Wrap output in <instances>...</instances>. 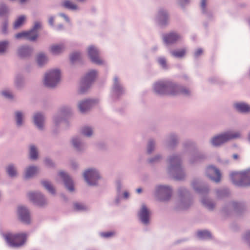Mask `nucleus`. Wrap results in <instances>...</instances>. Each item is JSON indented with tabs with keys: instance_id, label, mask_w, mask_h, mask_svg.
I'll use <instances>...</instances> for the list:
<instances>
[{
	"instance_id": "obj_1",
	"label": "nucleus",
	"mask_w": 250,
	"mask_h": 250,
	"mask_svg": "<svg viewBox=\"0 0 250 250\" xmlns=\"http://www.w3.org/2000/svg\"><path fill=\"white\" fill-rule=\"evenodd\" d=\"M154 90L159 94L175 96L179 94L187 95L189 91L169 82H159L154 85Z\"/></svg>"
},
{
	"instance_id": "obj_2",
	"label": "nucleus",
	"mask_w": 250,
	"mask_h": 250,
	"mask_svg": "<svg viewBox=\"0 0 250 250\" xmlns=\"http://www.w3.org/2000/svg\"><path fill=\"white\" fill-rule=\"evenodd\" d=\"M231 178L233 183L237 186H250V169L244 171L232 173L231 175Z\"/></svg>"
},
{
	"instance_id": "obj_3",
	"label": "nucleus",
	"mask_w": 250,
	"mask_h": 250,
	"mask_svg": "<svg viewBox=\"0 0 250 250\" xmlns=\"http://www.w3.org/2000/svg\"><path fill=\"white\" fill-rule=\"evenodd\" d=\"M27 236L24 233L13 234L7 233L4 238L7 243L12 247H18L23 245L26 241Z\"/></svg>"
},
{
	"instance_id": "obj_4",
	"label": "nucleus",
	"mask_w": 250,
	"mask_h": 250,
	"mask_svg": "<svg viewBox=\"0 0 250 250\" xmlns=\"http://www.w3.org/2000/svg\"><path fill=\"white\" fill-rule=\"evenodd\" d=\"M240 136L239 132H227L226 133L215 136L211 140V143L213 146H219L229 140L232 139L238 138Z\"/></svg>"
},
{
	"instance_id": "obj_5",
	"label": "nucleus",
	"mask_w": 250,
	"mask_h": 250,
	"mask_svg": "<svg viewBox=\"0 0 250 250\" xmlns=\"http://www.w3.org/2000/svg\"><path fill=\"white\" fill-rule=\"evenodd\" d=\"M60 72L59 70L50 71L45 75L44 83L48 87L55 86L60 79Z\"/></svg>"
},
{
	"instance_id": "obj_6",
	"label": "nucleus",
	"mask_w": 250,
	"mask_h": 250,
	"mask_svg": "<svg viewBox=\"0 0 250 250\" xmlns=\"http://www.w3.org/2000/svg\"><path fill=\"white\" fill-rule=\"evenodd\" d=\"M85 180L89 185H94L100 178L98 172L95 169H89L86 170L83 174Z\"/></svg>"
},
{
	"instance_id": "obj_7",
	"label": "nucleus",
	"mask_w": 250,
	"mask_h": 250,
	"mask_svg": "<svg viewBox=\"0 0 250 250\" xmlns=\"http://www.w3.org/2000/svg\"><path fill=\"white\" fill-rule=\"evenodd\" d=\"M97 75V72L95 71L92 70L88 73L85 77L83 79L81 84V88L80 92L83 93L85 92V90L83 89V87L86 86L87 89L91 82L95 79Z\"/></svg>"
},
{
	"instance_id": "obj_8",
	"label": "nucleus",
	"mask_w": 250,
	"mask_h": 250,
	"mask_svg": "<svg viewBox=\"0 0 250 250\" xmlns=\"http://www.w3.org/2000/svg\"><path fill=\"white\" fill-rule=\"evenodd\" d=\"M88 54L92 62L101 64L103 63V61L100 58L98 50L93 46H90L88 48Z\"/></svg>"
},
{
	"instance_id": "obj_9",
	"label": "nucleus",
	"mask_w": 250,
	"mask_h": 250,
	"mask_svg": "<svg viewBox=\"0 0 250 250\" xmlns=\"http://www.w3.org/2000/svg\"><path fill=\"white\" fill-rule=\"evenodd\" d=\"M207 174L209 177L215 182L220 181L221 174L219 171L214 167H208L207 168Z\"/></svg>"
},
{
	"instance_id": "obj_10",
	"label": "nucleus",
	"mask_w": 250,
	"mask_h": 250,
	"mask_svg": "<svg viewBox=\"0 0 250 250\" xmlns=\"http://www.w3.org/2000/svg\"><path fill=\"white\" fill-rule=\"evenodd\" d=\"M181 38V37L176 33L171 32L166 34L163 37V40L166 44H170L175 43Z\"/></svg>"
},
{
	"instance_id": "obj_11",
	"label": "nucleus",
	"mask_w": 250,
	"mask_h": 250,
	"mask_svg": "<svg viewBox=\"0 0 250 250\" xmlns=\"http://www.w3.org/2000/svg\"><path fill=\"white\" fill-rule=\"evenodd\" d=\"M29 199L37 205L42 206L44 204V199L40 193L30 192L28 193Z\"/></svg>"
},
{
	"instance_id": "obj_12",
	"label": "nucleus",
	"mask_w": 250,
	"mask_h": 250,
	"mask_svg": "<svg viewBox=\"0 0 250 250\" xmlns=\"http://www.w3.org/2000/svg\"><path fill=\"white\" fill-rule=\"evenodd\" d=\"M18 214L21 220L25 223H29L30 220V215L28 210L23 207H19Z\"/></svg>"
},
{
	"instance_id": "obj_13",
	"label": "nucleus",
	"mask_w": 250,
	"mask_h": 250,
	"mask_svg": "<svg viewBox=\"0 0 250 250\" xmlns=\"http://www.w3.org/2000/svg\"><path fill=\"white\" fill-rule=\"evenodd\" d=\"M60 176L63 179L66 187L70 191L74 190L73 183L70 177L64 172L61 171L59 173Z\"/></svg>"
},
{
	"instance_id": "obj_14",
	"label": "nucleus",
	"mask_w": 250,
	"mask_h": 250,
	"mask_svg": "<svg viewBox=\"0 0 250 250\" xmlns=\"http://www.w3.org/2000/svg\"><path fill=\"white\" fill-rule=\"evenodd\" d=\"M17 39L25 38L27 40L34 41L36 40V34L33 31L22 32L15 35Z\"/></svg>"
},
{
	"instance_id": "obj_15",
	"label": "nucleus",
	"mask_w": 250,
	"mask_h": 250,
	"mask_svg": "<svg viewBox=\"0 0 250 250\" xmlns=\"http://www.w3.org/2000/svg\"><path fill=\"white\" fill-rule=\"evenodd\" d=\"M94 101L88 100L81 102L79 104V108L82 113H84L89 110L94 104Z\"/></svg>"
},
{
	"instance_id": "obj_16",
	"label": "nucleus",
	"mask_w": 250,
	"mask_h": 250,
	"mask_svg": "<svg viewBox=\"0 0 250 250\" xmlns=\"http://www.w3.org/2000/svg\"><path fill=\"white\" fill-rule=\"evenodd\" d=\"M139 217L143 223L147 224L148 222L149 211L145 205L142 207Z\"/></svg>"
},
{
	"instance_id": "obj_17",
	"label": "nucleus",
	"mask_w": 250,
	"mask_h": 250,
	"mask_svg": "<svg viewBox=\"0 0 250 250\" xmlns=\"http://www.w3.org/2000/svg\"><path fill=\"white\" fill-rule=\"evenodd\" d=\"M235 107L241 112L247 113L250 112V106L245 103H237L235 104Z\"/></svg>"
},
{
	"instance_id": "obj_18",
	"label": "nucleus",
	"mask_w": 250,
	"mask_h": 250,
	"mask_svg": "<svg viewBox=\"0 0 250 250\" xmlns=\"http://www.w3.org/2000/svg\"><path fill=\"white\" fill-rule=\"evenodd\" d=\"M32 52L28 46H22L19 50V55L21 57H26L30 55Z\"/></svg>"
},
{
	"instance_id": "obj_19",
	"label": "nucleus",
	"mask_w": 250,
	"mask_h": 250,
	"mask_svg": "<svg viewBox=\"0 0 250 250\" xmlns=\"http://www.w3.org/2000/svg\"><path fill=\"white\" fill-rule=\"evenodd\" d=\"M35 124L40 129L43 127L44 118L43 116L40 114H36L34 117Z\"/></svg>"
},
{
	"instance_id": "obj_20",
	"label": "nucleus",
	"mask_w": 250,
	"mask_h": 250,
	"mask_svg": "<svg viewBox=\"0 0 250 250\" xmlns=\"http://www.w3.org/2000/svg\"><path fill=\"white\" fill-rule=\"evenodd\" d=\"M158 190L159 192L167 195V197L165 200L169 199L171 196V190L168 187L160 186L158 187Z\"/></svg>"
},
{
	"instance_id": "obj_21",
	"label": "nucleus",
	"mask_w": 250,
	"mask_h": 250,
	"mask_svg": "<svg viewBox=\"0 0 250 250\" xmlns=\"http://www.w3.org/2000/svg\"><path fill=\"white\" fill-rule=\"evenodd\" d=\"M62 5L67 9L72 10L77 9V5L69 0H64L62 3Z\"/></svg>"
},
{
	"instance_id": "obj_22",
	"label": "nucleus",
	"mask_w": 250,
	"mask_h": 250,
	"mask_svg": "<svg viewBox=\"0 0 250 250\" xmlns=\"http://www.w3.org/2000/svg\"><path fill=\"white\" fill-rule=\"evenodd\" d=\"M38 171V169L36 167H30L27 168L25 177L26 178H29L33 176L34 174H35Z\"/></svg>"
},
{
	"instance_id": "obj_23",
	"label": "nucleus",
	"mask_w": 250,
	"mask_h": 250,
	"mask_svg": "<svg viewBox=\"0 0 250 250\" xmlns=\"http://www.w3.org/2000/svg\"><path fill=\"white\" fill-rule=\"evenodd\" d=\"M64 46L62 45H52L50 48L51 52L53 54H58L63 51Z\"/></svg>"
},
{
	"instance_id": "obj_24",
	"label": "nucleus",
	"mask_w": 250,
	"mask_h": 250,
	"mask_svg": "<svg viewBox=\"0 0 250 250\" xmlns=\"http://www.w3.org/2000/svg\"><path fill=\"white\" fill-rule=\"evenodd\" d=\"M37 62L40 66H42L47 62L48 59L44 54L41 53L37 56Z\"/></svg>"
},
{
	"instance_id": "obj_25",
	"label": "nucleus",
	"mask_w": 250,
	"mask_h": 250,
	"mask_svg": "<svg viewBox=\"0 0 250 250\" xmlns=\"http://www.w3.org/2000/svg\"><path fill=\"white\" fill-rule=\"evenodd\" d=\"M25 20V17L24 16H20L17 20L15 21L14 24V27L15 29H17L19 28L22 25L24 21Z\"/></svg>"
},
{
	"instance_id": "obj_26",
	"label": "nucleus",
	"mask_w": 250,
	"mask_h": 250,
	"mask_svg": "<svg viewBox=\"0 0 250 250\" xmlns=\"http://www.w3.org/2000/svg\"><path fill=\"white\" fill-rule=\"evenodd\" d=\"M198 237L201 239H208L211 238L210 233L207 230L199 231L197 233Z\"/></svg>"
},
{
	"instance_id": "obj_27",
	"label": "nucleus",
	"mask_w": 250,
	"mask_h": 250,
	"mask_svg": "<svg viewBox=\"0 0 250 250\" xmlns=\"http://www.w3.org/2000/svg\"><path fill=\"white\" fill-rule=\"evenodd\" d=\"M42 184L49 192L52 194H54L55 193V189L49 182L43 181L42 182Z\"/></svg>"
},
{
	"instance_id": "obj_28",
	"label": "nucleus",
	"mask_w": 250,
	"mask_h": 250,
	"mask_svg": "<svg viewBox=\"0 0 250 250\" xmlns=\"http://www.w3.org/2000/svg\"><path fill=\"white\" fill-rule=\"evenodd\" d=\"M186 54V49H181L178 50L173 51L171 52V54L177 58H181Z\"/></svg>"
},
{
	"instance_id": "obj_29",
	"label": "nucleus",
	"mask_w": 250,
	"mask_h": 250,
	"mask_svg": "<svg viewBox=\"0 0 250 250\" xmlns=\"http://www.w3.org/2000/svg\"><path fill=\"white\" fill-rule=\"evenodd\" d=\"M30 157L31 159L35 160L38 158V152L34 146H31L30 149Z\"/></svg>"
},
{
	"instance_id": "obj_30",
	"label": "nucleus",
	"mask_w": 250,
	"mask_h": 250,
	"mask_svg": "<svg viewBox=\"0 0 250 250\" xmlns=\"http://www.w3.org/2000/svg\"><path fill=\"white\" fill-rule=\"evenodd\" d=\"M159 15L161 23L162 24H165V20L167 19V13L164 11H161L159 12Z\"/></svg>"
},
{
	"instance_id": "obj_31",
	"label": "nucleus",
	"mask_w": 250,
	"mask_h": 250,
	"mask_svg": "<svg viewBox=\"0 0 250 250\" xmlns=\"http://www.w3.org/2000/svg\"><path fill=\"white\" fill-rule=\"evenodd\" d=\"M7 172L8 175L11 177L15 176L17 174V172L15 168L12 165H10L7 167Z\"/></svg>"
},
{
	"instance_id": "obj_32",
	"label": "nucleus",
	"mask_w": 250,
	"mask_h": 250,
	"mask_svg": "<svg viewBox=\"0 0 250 250\" xmlns=\"http://www.w3.org/2000/svg\"><path fill=\"white\" fill-rule=\"evenodd\" d=\"M74 208L76 211H80L86 209V207L83 204L75 203L74 204Z\"/></svg>"
},
{
	"instance_id": "obj_33",
	"label": "nucleus",
	"mask_w": 250,
	"mask_h": 250,
	"mask_svg": "<svg viewBox=\"0 0 250 250\" xmlns=\"http://www.w3.org/2000/svg\"><path fill=\"white\" fill-rule=\"evenodd\" d=\"M82 133L86 136H90L92 134V130L90 127H84L82 129Z\"/></svg>"
},
{
	"instance_id": "obj_34",
	"label": "nucleus",
	"mask_w": 250,
	"mask_h": 250,
	"mask_svg": "<svg viewBox=\"0 0 250 250\" xmlns=\"http://www.w3.org/2000/svg\"><path fill=\"white\" fill-rule=\"evenodd\" d=\"M17 124L18 125L22 124V114L20 112H17L16 113Z\"/></svg>"
},
{
	"instance_id": "obj_35",
	"label": "nucleus",
	"mask_w": 250,
	"mask_h": 250,
	"mask_svg": "<svg viewBox=\"0 0 250 250\" xmlns=\"http://www.w3.org/2000/svg\"><path fill=\"white\" fill-rule=\"evenodd\" d=\"M41 27V23L39 22H36L34 24V27L30 31H33L36 34V39L38 37L37 30Z\"/></svg>"
},
{
	"instance_id": "obj_36",
	"label": "nucleus",
	"mask_w": 250,
	"mask_h": 250,
	"mask_svg": "<svg viewBox=\"0 0 250 250\" xmlns=\"http://www.w3.org/2000/svg\"><path fill=\"white\" fill-rule=\"evenodd\" d=\"M80 54L77 52L73 53L70 57V60L72 62H74L80 58Z\"/></svg>"
},
{
	"instance_id": "obj_37",
	"label": "nucleus",
	"mask_w": 250,
	"mask_h": 250,
	"mask_svg": "<svg viewBox=\"0 0 250 250\" xmlns=\"http://www.w3.org/2000/svg\"><path fill=\"white\" fill-rule=\"evenodd\" d=\"M8 45V42H0V53L4 52Z\"/></svg>"
},
{
	"instance_id": "obj_38",
	"label": "nucleus",
	"mask_w": 250,
	"mask_h": 250,
	"mask_svg": "<svg viewBox=\"0 0 250 250\" xmlns=\"http://www.w3.org/2000/svg\"><path fill=\"white\" fill-rule=\"evenodd\" d=\"M8 11L7 8L3 5L0 6V16L5 14Z\"/></svg>"
},
{
	"instance_id": "obj_39",
	"label": "nucleus",
	"mask_w": 250,
	"mask_h": 250,
	"mask_svg": "<svg viewBox=\"0 0 250 250\" xmlns=\"http://www.w3.org/2000/svg\"><path fill=\"white\" fill-rule=\"evenodd\" d=\"M114 235V233L111 231L103 232L101 233V236L105 238H108L113 236Z\"/></svg>"
},
{
	"instance_id": "obj_40",
	"label": "nucleus",
	"mask_w": 250,
	"mask_h": 250,
	"mask_svg": "<svg viewBox=\"0 0 250 250\" xmlns=\"http://www.w3.org/2000/svg\"><path fill=\"white\" fill-rule=\"evenodd\" d=\"M179 159L177 157H171L169 159V162H170V164L173 166H174V164L175 162L176 163H179Z\"/></svg>"
},
{
	"instance_id": "obj_41",
	"label": "nucleus",
	"mask_w": 250,
	"mask_h": 250,
	"mask_svg": "<svg viewBox=\"0 0 250 250\" xmlns=\"http://www.w3.org/2000/svg\"><path fill=\"white\" fill-rule=\"evenodd\" d=\"M154 148V144L152 142L150 141L149 142L147 146V151L148 153H151Z\"/></svg>"
},
{
	"instance_id": "obj_42",
	"label": "nucleus",
	"mask_w": 250,
	"mask_h": 250,
	"mask_svg": "<svg viewBox=\"0 0 250 250\" xmlns=\"http://www.w3.org/2000/svg\"><path fill=\"white\" fill-rule=\"evenodd\" d=\"M2 94L5 97L7 98H12V95L11 93L8 91H3L2 92Z\"/></svg>"
},
{
	"instance_id": "obj_43",
	"label": "nucleus",
	"mask_w": 250,
	"mask_h": 250,
	"mask_svg": "<svg viewBox=\"0 0 250 250\" xmlns=\"http://www.w3.org/2000/svg\"><path fill=\"white\" fill-rule=\"evenodd\" d=\"M158 62H159V63L163 67H166L167 63H166V61L165 59H164V58H160L158 60Z\"/></svg>"
},
{
	"instance_id": "obj_44",
	"label": "nucleus",
	"mask_w": 250,
	"mask_h": 250,
	"mask_svg": "<svg viewBox=\"0 0 250 250\" xmlns=\"http://www.w3.org/2000/svg\"><path fill=\"white\" fill-rule=\"evenodd\" d=\"M114 88L117 90L120 88V85L118 83V80L117 77L114 78Z\"/></svg>"
},
{
	"instance_id": "obj_45",
	"label": "nucleus",
	"mask_w": 250,
	"mask_h": 250,
	"mask_svg": "<svg viewBox=\"0 0 250 250\" xmlns=\"http://www.w3.org/2000/svg\"><path fill=\"white\" fill-rule=\"evenodd\" d=\"M79 141L77 139H73L72 140V144L74 147L78 148L79 147Z\"/></svg>"
},
{
	"instance_id": "obj_46",
	"label": "nucleus",
	"mask_w": 250,
	"mask_h": 250,
	"mask_svg": "<svg viewBox=\"0 0 250 250\" xmlns=\"http://www.w3.org/2000/svg\"><path fill=\"white\" fill-rule=\"evenodd\" d=\"M203 53V50L202 49L199 48L195 52V56L196 57L199 56L201 54Z\"/></svg>"
},
{
	"instance_id": "obj_47",
	"label": "nucleus",
	"mask_w": 250,
	"mask_h": 250,
	"mask_svg": "<svg viewBox=\"0 0 250 250\" xmlns=\"http://www.w3.org/2000/svg\"><path fill=\"white\" fill-rule=\"evenodd\" d=\"M7 26V23L6 22L3 23L2 27V31L3 33H5L6 32Z\"/></svg>"
},
{
	"instance_id": "obj_48",
	"label": "nucleus",
	"mask_w": 250,
	"mask_h": 250,
	"mask_svg": "<svg viewBox=\"0 0 250 250\" xmlns=\"http://www.w3.org/2000/svg\"><path fill=\"white\" fill-rule=\"evenodd\" d=\"M207 0H202L201 1V7L203 10H205Z\"/></svg>"
},
{
	"instance_id": "obj_49",
	"label": "nucleus",
	"mask_w": 250,
	"mask_h": 250,
	"mask_svg": "<svg viewBox=\"0 0 250 250\" xmlns=\"http://www.w3.org/2000/svg\"><path fill=\"white\" fill-rule=\"evenodd\" d=\"M245 238L250 242V231L246 233Z\"/></svg>"
},
{
	"instance_id": "obj_50",
	"label": "nucleus",
	"mask_w": 250,
	"mask_h": 250,
	"mask_svg": "<svg viewBox=\"0 0 250 250\" xmlns=\"http://www.w3.org/2000/svg\"><path fill=\"white\" fill-rule=\"evenodd\" d=\"M207 206L209 209H212L213 208V205L210 203L207 204Z\"/></svg>"
},
{
	"instance_id": "obj_51",
	"label": "nucleus",
	"mask_w": 250,
	"mask_h": 250,
	"mask_svg": "<svg viewBox=\"0 0 250 250\" xmlns=\"http://www.w3.org/2000/svg\"><path fill=\"white\" fill-rule=\"evenodd\" d=\"M45 162L46 165H47V166H50L51 164V162L50 161V160H49L48 159H47L45 160Z\"/></svg>"
},
{
	"instance_id": "obj_52",
	"label": "nucleus",
	"mask_w": 250,
	"mask_h": 250,
	"mask_svg": "<svg viewBox=\"0 0 250 250\" xmlns=\"http://www.w3.org/2000/svg\"><path fill=\"white\" fill-rule=\"evenodd\" d=\"M233 158L235 160H237L238 159V155L237 154H234L233 155Z\"/></svg>"
},
{
	"instance_id": "obj_53",
	"label": "nucleus",
	"mask_w": 250,
	"mask_h": 250,
	"mask_svg": "<svg viewBox=\"0 0 250 250\" xmlns=\"http://www.w3.org/2000/svg\"><path fill=\"white\" fill-rule=\"evenodd\" d=\"M53 20H53V19L52 18H50L49 22V23L51 25H53Z\"/></svg>"
},
{
	"instance_id": "obj_54",
	"label": "nucleus",
	"mask_w": 250,
	"mask_h": 250,
	"mask_svg": "<svg viewBox=\"0 0 250 250\" xmlns=\"http://www.w3.org/2000/svg\"><path fill=\"white\" fill-rule=\"evenodd\" d=\"M124 196L125 198H127L128 196V194L126 192H125L124 193Z\"/></svg>"
},
{
	"instance_id": "obj_55",
	"label": "nucleus",
	"mask_w": 250,
	"mask_h": 250,
	"mask_svg": "<svg viewBox=\"0 0 250 250\" xmlns=\"http://www.w3.org/2000/svg\"><path fill=\"white\" fill-rule=\"evenodd\" d=\"M62 16H63V17L65 18V19L66 21H69V20H68V18L67 17V16H66L65 15H64V14H62Z\"/></svg>"
},
{
	"instance_id": "obj_56",
	"label": "nucleus",
	"mask_w": 250,
	"mask_h": 250,
	"mask_svg": "<svg viewBox=\"0 0 250 250\" xmlns=\"http://www.w3.org/2000/svg\"><path fill=\"white\" fill-rule=\"evenodd\" d=\"M136 191H137V192L138 193H141V191H142V189H141V188H139L137 189Z\"/></svg>"
},
{
	"instance_id": "obj_57",
	"label": "nucleus",
	"mask_w": 250,
	"mask_h": 250,
	"mask_svg": "<svg viewBox=\"0 0 250 250\" xmlns=\"http://www.w3.org/2000/svg\"><path fill=\"white\" fill-rule=\"evenodd\" d=\"M26 0H20V1L22 3V2H25Z\"/></svg>"
},
{
	"instance_id": "obj_58",
	"label": "nucleus",
	"mask_w": 250,
	"mask_h": 250,
	"mask_svg": "<svg viewBox=\"0 0 250 250\" xmlns=\"http://www.w3.org/2000/svg\"><path fill=\"white\" fill-rule=\"evenodd\" d=\"M183 2H187L188 0H181Z\"/></svg>"
}]
</instances>
